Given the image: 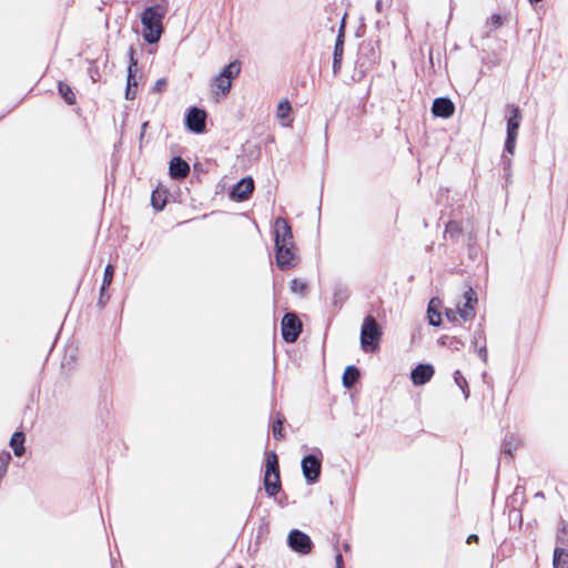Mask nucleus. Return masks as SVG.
I'll return each mask as SVG.
<instances>
[{
    "mask_svg": "<svg viewBox=\"0 0 568 568\" xmlns=\"http://www.w3.org/2000/svg\"><path fill=\"white\" fill-rule=\"evenodd\" d=\"M166 13V8L162 4L148 7L141 14V22L144 27L143 38L150 43H156L162 34V20Z\"/></svg>",
    "mask_w": 568,
    "mask_h": 568,
    "instance_id": "obj_1",
    "label": "nucleus"
},
{
    "mask_svg": "<svg viewBox=\"0 0 568 568\" xmlns=\"http://www.w3.org/2000/svg\"><path fill=\"white\" fill-rule=\"evenodd\" d=\"M382 337V328L376 320L368 315L364 318L361 328V346L364 352H375Z\"/></svg>",
    "mask_w": 568,
    "mask_h": 568,
    "instance_id": "obj_2",
    "label": "nucleus"
},
{
    "mask_svg": "<svg viewBox=\"0 0 568 568\" xmlns=\"http://www.w3.org/2000/svg\"><path fill=\"white\" fill-rule=\"evenodd\" d=\"M507 136L505 141V152L513 155L516 148V140L521 122V111L518 106L510 104L507 106Z\"/></svg>",
    "mask_w": 568,
    "mask_h": 568,
    "instance_id": "obj_3",
    "label": "nucleus"
},
{
    "mask_svg": "<svg viewBox=\"0 0 568 568\" xmlns=\"http://www.w3.org/2000/svg\"><path fill=\"white\" fill-rule=\"evenodd\" d=\"M264 487L270 496H275L281 489L278 460L277 455L274 452H268L266 454Z\"/></svg>",
    "mask_w": 568,
    "mask_h": 568,
    "instance_id": "obj_4",
    "label": "nucleus"
},
{
    "mask_svg": "<svg viewBox=\"0 0 568 568\" xmlns=\"http://www.w3.org/2000/svg\"><path fill=\"white\" fill-rule=\"evenodd\" d=\"M241 65L237 61L229 63L223 70L212 80V85L215 89L216 95L225 97L232 87V80L239 75Z\"/></svg>",
    "mask_w": 568,
    "mask_h": 568,
    "instance_id": "obj_5",
    "label": "nucleus"
},
{
    "mask_svg": "<svg viewBox=\"0 0 568 568\" xmlns=\"http://www.w3.org/2000/svg\"><path fill=\"white\" fill-rule=\"evenodd\" d=\"M301 467L305 480L314 484L318 480L322 469V452L316 449V454L305 456L301 462Z\"/></svg>",
    "mask_w": 568,
    "mask_h": 568,
    "instance_id": "obj_6",
    "label": "nucleus"
},
{
    "mask_svg": "<svg viewBox=\"0 0 568 568\" xmlns=\"http://www.w3.org/2000/svg\"><path fill=\"white\" fill-rule=\"evenodd\" d=\"M287 544L292 550L301 555L310 554L313 548L310 536L298 529H293L288 534Z\"/></svg>",
    "mask_w": 568,
    "mask_h": 568,
    "instance_id": "obj_7",
    "label": "nucleus"
},
{
    "mask_svg": "<svg viewBox=\"0 0 568 568\" xmlns=\"http://www.w3.org/2000/svg\"><path fill=\"white\" fill-rule=\"evenodd\" d=\"M477 294L471 288L468 287L463 294V302L457 304V311L460 318L464 321H470L475 317V306L477 305Z\"/></svg>",
    "mask_w": 568,
    "mask_h": 568,
    "instance_id": "obj_8",
    "label": "nucleus"
},
{
    "mask_svg": "<svg viewBox=\"0 0 568 568\" xmlns=\"http://www.w3.org/2000/svg\"><path fill=\"white\" fill-rule=\"evenodd\" d=\"M302 331V323L293 313H287L282 320V336L285 342L293 343L297 339Z\"/></svg>",
    "mask_w": 568,
    "mask_h": 568,
    "instance_id": "obj_9",
    "label": "nucleus"
},
{
    "mask_svg": "<svg viewBox=\"0 0 568 568\" xmlns=\"http://www.w3.org/2000/svg\"><path fill=\"white\" fill-rule=\"evenodd\" d=\"M276 264L281 270H288L296 265L295 246L276 245L275 246Z\"/></svg>",
    "mask_w": 568,
    "mask_h": 568,
    "instance_id": "obj_10",
    "label": "nucleus"
},
{
    "mask_svg": "<svg viewBox=\"0 0 568 568\" xmlns=\"http://www.w3.org/2000/svg\"><path fill=\"white\" fill-rule=\"evenodd\" d=\"M274 236L276 245H290L294 244L293 233L290 224L283 217H277L274 222Z\"/></svg>",
    "mask_w": 568,
    "mask_h": 568,
    "instance_id": "obj_11",
    "label": "nucleus"
},
{
    "mask_svg": "<svg viewBox=\"0 0 568 568\" xmlns=\"http://www.w3.org/2000/svg\"><path fill=\"white\" fill-rule=\"evenodd\" d=\"M186 126L194 133H203L206 124V113L204 110L193 106L185 118Z\"/></svg>",
    "mask_w": 568,
    "mask_h": 568,
    "instance_id": "obj_12",
    "label": "nucleus"
},
{
    "mask_svg": "<svg viewBox=\"0 0 568 568\" xmlns=\"http://www.w3.org/2000/svg\"><path fill=\"white\" fill-rule=\"evenodd\" d=\"M455 105L448 98H436L432 105V112L435 116L450 118L454 114Z\"/></svg>",
    "mask_w": 568,
    "mask_h": 568,
    "instance_id": "obj_13",
    "label": "nucleus"
},
{
    "mask_svg": "<svg viewBox=\"0 0 568 568\" xmlns=\"http://www.w3.org/2000/svg\"><path fill=\"white\" fill-rule=\"evenodd\" d=\"M253 190H254L253 179L244 178L234 185L233 190L231 191V196L239 201H244V200L248 199V196L251 195Z\"/></svg>",
    "mask_w": 568,
    "mask_h": 568,
    "instance_id": "obj_14",
    "label": "nucleus"
},
{
    "mask_svg": "<svg viewBox=\"0 0 568 568\" xmlns=\"http://www.w3.org/2000/svg\"><path fill=\"white\" fill-rule=\"evenodd\" d=\"M434 375V367L429 364H419L410 373L414 385H424L430 381Z\"/></svg>",
    "mask_w": 568,
    "mask_h": 568,
    "instance_id": "obj_15",
    "label": "nucleus"
},
{
    "mask_svg": "<svg viewBox=\"0 0 568 568\" xmlns=\"http://www.w3.org/2000/svg\"><path fill=\"white\" fill-rule=\"evenodd\" d=\"M169 169L173 179H184L190 173V165L180 156L171 160Z\"/></svg>",
    "mask_w": 568,
    "mask_h": 568,
    "instance_id": "obj_16",
    "label": "nucleus"
},
{
    "mask_svg": "<svg viewBox=\"0 0 568 568\" xmlns=\"http://www.w3.org/2000/svg\"><path fill=\"white\" fill-rule=\"evenodd\" d=\"M521 442H520V438L516 435H510L508 436L503 445H501V453L504 455H507L508 457H513V454L515 450L518 449V447L520 446Z\"/></svg>",
    "mask_w": 568,
    "mask_h": 568,
    "instance_id": "obj_17",
    "label": "nucleus"
},
{
    "mask_svg": "<svg viewBox=\"0 0 568 568\" xmlns=\"http://www.w3.org/2000/svg\"><path fill=\"white\" fill-rule=\"evenodd\" d=\"M24 434L22 432H16L11 439H10V446L13 449V453L16 456H22L24 454Z\"/></svg>",
    "mask_w": 568,
    "mask_h": 568,
    "instance_id": "obj_18",
    "label": "nucleus"
},
{
    "mask_svg": "<svg viewBox=\"0 0 568 568\" xmlns=\"http://www.w3.org/2000/svg\"><path fill=\"white\" fill-rule=\"evenodd\" d=\"M552 565L554 568H568V552L564 548L555 549Z\"/></svg>",
    "mask_w": 568,
    "mask_h": 568,
    "instance_id": "obj_19",
    "label": "nucleus"
},
{
    "mask_svg": "<svg viewBox=\"0 0 568 568\" xmlns=\"http://www.w3.org/2000/svg\"><path fill=\"white\" fill-rule=\"evenodd\" d=\"M359 377V371L355 366H348L343 374V384L351 388Z\"/></svg>",
    "mask_w": 568,
    "mask_h": 568,
    "instance_id": "obj_20",
    "label": "nucleus"
},
{
    "mask_svg": "<svg viewBox=\"0 0 568 568\" xmlns=\"http://www.w3.org/2000/svg\"><path fill=\"white\" fill-rule=\"evenodd\" d=\"M113 274H114V267L111 264H108L104 268L103 281L101 284V288H100V293H101L100 302H102V298L104 297L105 290L112 283Z\"/></svg>",
    "mask_w": 568,
    "mask_h": 568,
    "instance_id": "obj_21",
    "label": "nucleus"
},
{
    "mask_svg": "<svg viewBox=\"0 0 568 568\" xmlns=\"http://www.w3.org/2000/svg\"><path fill=\"white\" fill-rule=\"evenodd\" d=\"M58 90L60 95L68 104H73L75 102V94L69 84L60 81L58 84Z\"/></svg>",
    "mask_w": 568,
    "mask_h": 568,
    "instance_id": "obj_22",
    "label": "nucleus"
},
{
    "mask_svg": "<svg viewBox=\"0 0 568 568\" xmlns=\"http://www.w3.org/2000/svg\"><path fill=\"white\" fill-rule=\"evenodd\" d=\"M343 47H344V20L342 21L341 27H339V32H338V36L335 41L333 55L336 58L337 57L343 58V50H344Z\"/></svg>",
    "mask_w": 568,
    "mask_h": 568,
    "instance_id": "obj_23",
    "label": "nucleus"
},
{
    "mask_svg": "<svg viewBox=\"0 0 568 568\" xmlns=\"http://www.w3.org/2000/svg\"><path fill=\"white\" fill-rule=\"evenodd\" d=\"M463 232V229L457 221H450L447 223L445 229V236H449L450 239H457Z\"/></svg>",
    "mask_w": 568,
    "mask_h": 568,
    "instance_id": "obj_24",
    "label": "nucleus"
},
{
    "mask_svg": "<svg viewBox=\"0 0 568 568\" xmlns=\"http://www.w3.org/2000/svg\"><path fill=\"white\" fill-rule=\"evenodd\" d=\"M291 110L292 108L288 100H283L277 105L276 115L281 121H284L288 118Z\"/></svg>",
    "mask_w": 568,
    "mask_h": 568,
    "instance_id": "obj_25",
    "label": "nucleus"
},
{
    "mask_svg": "<svg viewBox=\"0 0 568 568\" xmlns=\"http://www.w3.org/2000/svg\"><path fill=\"white\" fill-rule=\"evenodd\" d=\"M454 379L456 385L463 390L465 398H468L469 390H468V384L466 378L463 376V374L459 371H456L454 373Z\"/></svg>",
    "mask_w": 568,
    "mask_h": 568,
    "instance_id": "obj_26",
    "label": "nucleus"
},
{
    "mask_svg": "<svg viewBox=\"0 0 568 568\" xmlns=\"http://www.w3.org/2000/svg\"><path fill=\"white\" fill-rule=\"evenodd\" d=\"M435 300H432L428 305V317L429 324L433 326H439L442 323L440 314L434 308Z\"/></svg>",
    "mask_w": 568,
    "mask_h": 568,
    "instance_id": "obj_27",
    "label": "nucleus"
},
{
    "mask_svg": "<svg viewBox=\"0 0 568 568\" xmlns=\"http://www.w3.org/2000/svg\"><path fill=\"white\" fill-rule=\"evenodd\" d=\"M283 423H284V417L278 415L276 420H275V423H274V425H273V428H272L273 436L276 439L284 438Z\"/></svg>",
    "mask_w": 568,
    "mask_h": 568,
    "instance_id": "obj_28",
    "label": "nucleus"
},
{
    "mask_svg": "<svg viewBox=\"0 0 568 568\" xmlns=\"http://www.w3.org/2000/svg\"><path fill=\"white\" fill-rule=\"evenodd\" d=\"M10 460L11 455L9 452L0 453V478H2L6 475Z\"/></svg>",
    "mask_w": 568,
    "mask_h": 568,
    "instance_id": "obj_29",
    "label": "nucleus"
},
{
    "mask_svg": "<svg viewBox=\"0 0 568 568\" xmlns=\"http://www.w3.org/2000/svg\"><path fill=\"white\" fill-rule=\"evenodd\" d=\"M291 290L294 293L303 294L306 290V284L296 278L291 281Z\"/></svg>",
    "mask_w": 568,
    "mask_h": 568,
    "instance_id": "obj_30",
    "label": "nucleus"
},
{
    "mask_svg": "<svg viewBox=\"0 0 568 568\" xmlns=\"http://www.w3.org/2000/svg\"><path fill=\"white\" fill-rule=\"evenodd\" d=\"M134 54H135L134 48L130 47L129 51H128V55H129V60H130L128 71H130V70L136 71L138 60L134 58Z\"/></svg>",
    "mask_w": 568,
    "mask_h": 568,
    "instance_id": "obj_31",
    "label": "nucleus"
},
{
    "mask_svg": "<svg viewBox=\"0 0 568 568\" xmlns=\"http://www.w3.org/2000/svg\"><path fill=\"white\" fill-rule=\"evenodd\" d=\"M151 202H152V206H153L155 210H158V211H160V210H162V209L164 207V201H161V202H160V197H158V195H156V191H154V192L152 193Z\"/></svg>",
    "mask_w": 568,
    "mask_h": 568,
    "instance_id": "obj_32",
    "label": "nucleus"
},
{
    "mask_svg": "<svg viewBox=\"0 0 568 568\" xmlns=\"http://www.w3.org/2000/svg\"><path fill=\"white\" fill-rule=\"evenodd\" d=\"M479 339H484L485 341V335H484V331L483 329H477L475 333H474V338H473V345L475 348H477L479 345Z\"/></svg>",
    "mask_w": 568,
    "mask_h": 568,
    "instance_id": "obj_33",
    "label": "nucleus"
},
{
    "mask_svg": "<svg viewBox=\"0 0 568 568\" xmlns=\"http://www.w3.org/2000/svg\"><path fill=\"white\" fill-rule=\"evenodd\" d=\"M445 314L449 322H456L457 318L459 317L457 308L456 310L447 308L445 311Z\"/></svg>",
    "mask_w": 568,
    "mask_h": 568,
    "instance_id": "obj_34",
    "label": "nucleus"
},
{
    "mask_svg": "<svg viewBox=\"0 0 568 568\" xmlns=\"http://www.w3.org/2000/svg\"><path fill=\"white\" fill-rule=\"evenodd\" d=\"M165 87H166V80L163 78L159 79L153 85V91L160 93L165 89Z\"/></svg>",
    "mask_w": 568,
    "mask_h": 568,
    "instance_id": "obj_35",
    "label": "nucleus"
},
{
    "mask_svg": "<svg viewBox=\"0 0 568 568\" xmlns=\"http://www.w3.org/2000/svg\"><path fill=\"white\" fill-rule=\"evenodd\" d=\"M136 91L131 88L130 80L126 81V89H125V99L126 100H133L135 98Z\"/></svg>",
    "mask_w": 568,
    "mask_h": 568,
    "instance_id": "obj_36",
    "label": "nucleus"
},
{
    "mask_svg": "<svg viewBox=\"0 0 568 568\" xmlns=\"http://www.w3.org/2000/svg\"><path fill=\"white\" fill-rule=\"evenodd\" d=\"M477 354L478 356L481 358V361L484 363L487 362V348H486V344L484 343L483 345L478 346L477 348Z\"/></svg>",
    "mask_w": 568,
    "mask_h": 568,
    "instance_id": "obj_37",
    "label": "nucleus"
},
{
    "mask_svg": "<svg viewBox=\"0 0 568 568\" xmlns=\"http://www.w3.org/2000/svg\"><path fill=\"white\" fill-rule=\"evenodd\" d=\"M490 22L497 28V27H500L503 24V18L500 14H493L490 17Z\"/></svg>",
    "mask_w": 568,
    "mask_h": 568,
    "instance_id": "obj_38",
    "label": "nucleus"
},
{
    "mask_svg": "<svg viewBox=\"0 0 568 568\" xmlns=\"http://www.w3.org/2000/svg\"><path fill=\"white\" fill-rule=\"evenodd\" d=\"M342 58L333 55V72L336 74L341 69Z\"/></svg>",
    "mask_w": 568,
    "mask_h": 568,
    "instance_id": "obj_39",
    "label": "nucleus"
},
{
    "mask_svg": "<svg viewBox=\"0 0 568 568\" xmlns=\"http://www.w3.org/2000/svg\"><path fill=\"white\" fill-rule=\"evenodd\" d=\"M134 73H135V71H131V70L128 71V79H126V81L130 80L131 88H134V87L138 85V82L135 80V74Z\"/></svg>",
    "mask_w": 568,
    "mask_h": 568,
    "instance_id": "obj_40",
    "label": "nucleus"
},
{
    "mask_svg": "<svg viewBox=\"0 0 568 568\" xmlns=\"http://www.w3.org/2000/svg\"><path fill=\"white\" fill-rule=\"evenodd\" d=\"M501 161H503V164H504V170L505 171L509 170L510 163H511V159L508 155L504 154L501 156Z\"/></svg>",
    "mask_w": 568,
    "mask_h": 568,
    "instance_id": "obj_41",
    "label": "nucleus"
},
{
    "mask_svg": "<svg viewBox=\"0 0 568 568\" xmlns=\"http://www.w3.org/2000/svg\"><path fill=\"white\" fill-rule=\"evenodd\" d=\"M336 568H343V557L341 554L335 556Z\"/></svg>",
    "mask_w": 568,
    "mask_h": 568,
    "instance_id": "obj_42",
    "label": "nucleus"
},
{
    "mask_svg": "<svg viewBox=\"0 0 568 568\" xmlns=\"http://www.w3.org/2000/svg\"><path fill=\"white\" fill-rule=\"evenodd\" d=\"M477 541H478V536L475 534L469 535L467 538V544L477 542Z\"/></svg>",
    "mask_w": 568,
    "mask_h": 568,
    "instance_id": "obj_43",
    "label": "nucleus"
},
{
    "mask_svg": "<svg viewBox=\"0 0 568 568\" xmlns=\"http://www.w3.org/2000/svg\"><path fill=\"white\" fill-rule=\"evenodd\" d=\"M375 8H376V11L377 12H382L383 10V3H382V0H377L376 3H375Z\"/></svg>",
    "mask_w": 568,
    "mask_h": 568,
    "instance_id": "obj_44",
    "label": "nucleus"
},
{
    "mask_svg": "<svg viewBox=\"0 0 568 568\" xmlns=\"http://www.w3.org/2000/svg\"><path fill=\"white\" fill-rule=\"evenodd\" d=\"M290 123H292V120H288V122H287V123H286V122H284V121H282V125H285V126L290 125Z\"/></svg>",
    "mask_w": 568,
    "mask_h": 568,
    "instance_id": "obj_45",
    "label": "nucleus"
},
{
    "mask_svg": "<svg viewBox=\"0 0 568 568\" xmlns=\"http://www.w3.org/2000/svg\"><path fill=\"white\" fill-rule=\"evenodd\" d=\"M146 125H148V122H144V123L142 124V133L144 132V130H145Z\"/></svg>",
    "mask_w": 568,
    "mask_h": 568,
    "instance_id": "obj_46",
    "label": "nucleus"
},
{
    "mask_svg": "<svg viewBox=\"0 0 568 568\" xmlns=\"http://www.w3.org/2000/svg\"><path fill=\"white\" fill-rule=\"evenodd\" d=\"M348 548H349V546L346 544V545L344 546V549H345V550H348Z\"/></svg>",
    "mask_w": 568,
    "mask_h": 568,
    "instance_id": "obj_47",
    "label": "nucleus"
}]
</instances>
